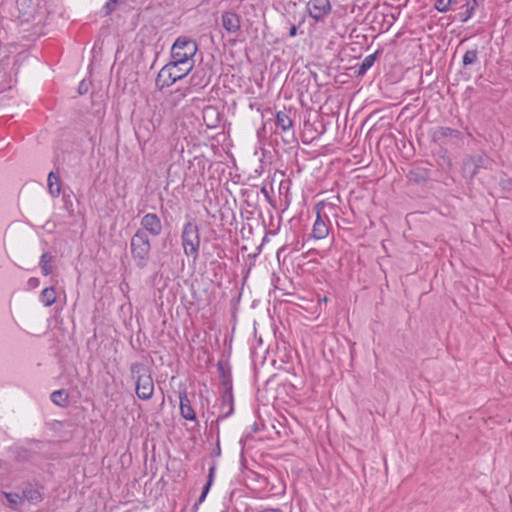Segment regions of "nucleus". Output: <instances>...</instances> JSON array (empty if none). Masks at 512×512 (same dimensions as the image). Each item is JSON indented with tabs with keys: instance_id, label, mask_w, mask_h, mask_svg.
<instances>
[{
	"instance_id": "f257e3e1",
	"label": "nucleus",
	"mask_w": 512,
	"mask_h": 512,
	"mask_svg": "<svg viewBox=\"0 0 512 512\" xmlns=\"http://www.w3.org/2000/svg\"><path fill=\"white\" fill-rule=\"evenodd\" d=\"M25 444L26 446H16L12 449L13 458L17 463L39 466L43 461L55 458L50 451V441L25 439Z\"/></svg>"
},
{
	"instance_id": "f03ea898",
	"label": "nucleus",
	"mask_w": 512,
	"mask_h": 512,
	"mask_svg": "<svg viewBox=\"0 0 512 512\" xmlns=\"http://www.w3.org/2000/svg\"><path fill=\"white\" fill-rule=\"evenodd\" d=\"M185 223L181 230V245L183 253L187 258H192L195 262L199 258L201 244L200 229L194 218L190 215L185 216Z\"/></svg>"
},
{
	"instance_id": "7ed1b4c3",
	"label": "nucleus",
	"mask_w": 512,
	"mask_h": 512,
	"mask_svg": "<svg viewBox=\"0 0 512 512\" xmlns=\"http://www.w3.org/2000/svg\"><path fill=\"white\" fill-rule=\"evenodd\" d=\"M194 67L186 65L177 60L171 59L170 62L165 64L155 79V86L159 91L164 88L172 86L177 81L185 78Z\"/></svg>"
},
{
	"instance_id": "20e7f679",
	"label": "nucleus",
	"mask_w": 512,
	"mask_h": 512,
	"mask_svg": "<svg viewBox=\"0 0 512 512\" xmlns=\"http://www.w3.org/2000/svg\"><path fill=\"white\" fill-rule=\"evenodd\" d=\"M131 378L135 381V393L141 400L147 401L153 397L154 382L150 370L141 362L130 365Z\"/></svg>"
},
{
	"instance_id": "39448f33",
	"label": "nucleus",
	"mask_w": 512,
	"mask_h": 512,
	"mask_svg": "<svg viewBox=\"0 0 512 512\" xmlns=\"http://www.w3.org/2000/svg\"><path fill=\"white\" fill-rule=\"evenodd\" d=\"M151 239L138 233H134L130 239L131 258L138 269H145L151 258Z\"/></svg>"
},
{
	"instance_id": "423d86ee",
	"label": "nucleus",
	"mask_w": 512,
	"mask_h": 512,
	"mask_svg": "<svg viewBox=\"0 0 512 512\" xmlns=\"http://www.w3.org/2000/svg\"><path fill=\"white\" fill-rule=\"evenodd\" d=\"M198 51V45L195 40L187 36H179L172 44L170 50L171 59L194 67V56Z\"/></svg>"
},
{
	"instance_id": "0eeeda50",
	"label": "nucleus",
	"mask_w": 512,
	"mask_h": 512,
	"mask_svg": "<svg viewBox=\"0 0 512 512\" xmlns=\"http://www.w3.org/2000/svg\"><path fill=\"white\" fill-rule=\"evenodd\" d=\"M337 206L320 201L315 205L316 220L313 224L311 237L316 240L324 239L329 233V213L336 215Z\"/></svg>"
},
{
	"instance_id": "6e6552de",
	"label": "nucleus",
	"mask_w": 512,
	"mask_h": 512,
	"mask_svg": "<svg viewBox=\"0 0 512 512\" xmlns=\"http://www.w3.org/2000/svg\"><path fill=\"white\" fill-rule=\"evenodd\" d=\"M490 164L491 161L486 155L476 154L467 156L462 162V176L466 180L472 181L480 169H488Z\"/></svg>"
},
{
	"instance_id": "1a4fd4ad",
	"label": "nucleus",
	"mask_w": 512,
	"mask_h": 512,
	"mask_svg": "<svg viewBox=\"0 0 512 512\" xmlns=\"http://www.w3.org/2000/svg\"><path fill=\"white\" fill-rule=\"evenodd\" d=\"M135 232L149 238L159 237L163 232L160 216L152 212L144 214L140 220V227Z\"/></svg>"
},
{
	"instance_id": "9d476101",
	"label": "nucleus",
	"mask_w": 512,
	"mask_h": 512,
	"mask_svg": "<svg viewBox=\"0 0 512 512\" xmlns=\"http://www.w3.org/2000/svg\"><path fill=\"white\" fill-rule=\"evenodd\" d=\"M483 3L484 0H457V4L450 9V11H458L452 17V21H458L460 23L467 22Z\"/></svg>"
},
{
	"instance_id": "9b49d317",
	"label": "nucleus",
	"mask_w": 512,
	"mask_h": 512,
	"mask_svg": "<svg viewBox=\"0 0 512 512\" xmlns=\"http://www.w3.org/2000/svg\"><path fill=\"white\" fill-rule=\"evenodd\" d=\"M306 12L316 23H324L332 12L330 0H309Z\"/></svg>"
},
{
	"instance_id": "f8f14e48",
	"label": "nucleus",
	"mask_w": 512,
	"mask_h": 512,
	"mask_svg": "<svg viewBox=\"0 0 512 512\" xmlns=\"http://www.w3.org/2000/svg\"><path fill=\"white\" fill-rule=\"evenodd\" d=\"M158 125L159 121H155L149 114L139 118L134 126L135 136L138 142L140 144L147 143L151 139Z\"/></svg>"
},
{
	"instance_id": "ddd939ff",
	"label": "nucleus",
	"mask_w": 512,
	"mask_h": 512,
	"mask_svg": "<svg viewBox=\"0 0 512 512\" xmlns=\"http://www.w3.org/2000/svg\"><path fill=\"white\" fill-rule=\"evenodd\" d=\"M275 126L281 129L282 140L286 144L297 143L295 138V131L293 128V121L285 111H277L275 114Z\"/></svg>"
},
{
	"instance_id": "4468645a",
	"label": "nucleus",
	"mask_w": 512,
	"mask_h": 512,
	"mask_svg": "<svg viewBox=\"0 0 512 512\" xmlns=\"http://www.w3.org/2000/svg\"><path fill=\"white\" fill-rule=\"evenodd\" d=\"M44 486L38 482H25L22 486V497L30 504L36 505L44 499Z\"/></svg>"
},
{
	"instance_id": "2eb2a0df",
	"label": "nucleus",
	"mask_w": 512,
	"mask_h": 512,
	"mask_svg": "<svg viewBox=\"0 0 512 512\" xmlns=\"http://www.w3.org/2000/svg\"><path fill=\"white\" fill-rule=\"evenodd\" d=\"M221 24L227 33L237 35L241 28V18L234 11H224L221 15Z\"/></svg>"
},
{
	"instance_id": "dca6fc26",
	"label": "nucleus",
	"mask_w": 512,
	"mask_h": 512,
	"mask_svg": "<svg viewBox=\"0 0 512 512\" xmlns=\"http://www.w3.org/2000/svg\"><path fill=\"white\" fill-rule=\"evenodd\" d=\"M179 399H180V415L185 420L195 422V424L197 426H199V421L197 419L196 412L191 405V402L188 398L186 390L179 392Z\"/></svg>"
},
{
	"instance_id": "f3484780",
	"label": "nucleus",
	"mask_w": 512,
	"mask_h": 512,
	"mask_svg": "<svg viewBox=\"0 0 512 512\" xmlns=\"http://www.w3.org/2000/svg\"><path fill=\"white\" fill-rule=\"evenodd\" d=\"M217 369L220 375V384L222 390L226 391L228 396H231V391H233V381H232V372L230 366H225L222 361H218ZM230 399V397H228Z\"/></svg>"
},
{
	"instance_id": "a211bd4d",
	"label": "nucleus",
	"mask_w": 512,
	"mask_h": 512,
	"mask_svg": "<svg viewBox=\"0 0 512 512\" xmlns=\"http://www.w3.org/2000/svg\"><path fill=\"white\" fill-rule=\"evenodd\" d=\"M229 396L226 394L225 390L221 391V405H220V414L218 415L216 419V423H218L220 420L226 419L229 416H231L234 412V396L233 391H231L230 400L228 398Z\"/></svg>"
},
{
	"instance_id": "6ab92c4d",
	"label": "nucleus",
	"mask_w": 512,
	"mask_h": 512,
	"mask_svg": "<svg viewBox=\"0 0 512 512\" xmlns=\"http://www.w3.org/2000/svg\"><path fill=\"white\" fill-rule=\"evenodd\" d=\"M382 53L381 50H376L374 53L366 56L360 64L352 67L355 77H363L367 71L374 65L377 57Z\"/></svg>"
},
{
	"instance_id": "aec40b11",
	"label": "nucleus",
	"mask_w": 512,
	"mask_h": 512,
	"mask_svg": "<svg viewBox=\"0 0 512 512\" xmlns=\"http://www.w3.org/2000/svg\"><path fill=\"white\" fill-rule=\"evenodd\" d=\"M52 403L58 407L66 408L69 406V393L66 389L53 391L50 395Z\"/></svg>"
},
{
	"instance_id": "412c9836",
	"label": "nucleus",
	"mask_w": 512,
	"mask_h": 512,
	"mask_svg": "<svg viewBox=\"0 0 512 512\" xmlns=\"http://www.w3.org/2000/svg\"><path fill=\"white\" fill-rule=\"evenodd\" d=\"M54 259V255H52L50 252H44L40 256L39 267L41 269V273L44 276H48L53 273L52 263L54 262Z\"/></svg>"
},
{
	"instance_id": "4be33fe9",
	"label": "nucleus",
	"mask_w": 512,
	"mask_h": 512,
	"mask_svg": "<svg viewBox=\"0 0 512 512\" xmlns=\"http://www.w3.org/2000/svg\"><path fill=\"white\" fill-rule=\"evenodd\" d=\"M48 190L51 196L58 197L61 192L60 178L59 176L51 171L47 178Z\"/></svg>"
},
{
	"instance_id": "5701e85b",
	"label": "nucleus",
	"mask_w": 512,
	"mask_h": 512,
	"mask_svg": "<svg viewBox=\"0 0 512 512\" xmlns=\"http://www.w3.org/2000/svg\"><path fill=\"white\" fill-rule=\"evenodd\" d=\"M429 175V170L423 167H416L409 171L410 180L417 184L426 182L429 179Z\"/></svg>"
},
{
	"instance_id": "b1692460",
	"label": "nucleus",
	"mask_w": 512,
	"mask_h": 512,
	"mask_svg": "<svg viewBox=\"0 0 512 512\" xmlns=\"http://www.w3.org/2000/svg\"><path fill=\"white\" fill-rule=\"evenodd\" d=\"M40 301L44 306L50 307L56 301V291L53 286L44 288L40 293Z\"/></svg>"
},
{
	"instance_id": "393cba45",
	"label": "nucleus",
	"mask_w": 512,
	"mask_h": 512,
	"mask_svg": "<svg viewBox=\"0 0 512 512\" xmlns=\"http://www.w3.org/2000/svg\"><path fill=\"white\" fill-rule=\"evenodd\" d=\"M5 499L7 500L9 507L13 510H19L24 504L22 495L16 492H3Z\"/></svg>"
},
{
	"instance_id": "a878e982",
	"label": "nucleus",
	"mask_w": 512,
	"mask_h": 512,
	"mask_svg": "<svg viewBox=\"0 0 512 512\" xmlns=\"http://www.w3.org/2000/svg\"><path fill=\"white\" fill-rule=\"evenodd\" d=\"M479 51L477 48L467 50L462 58V65L464 68L479 64Z\"/></svg>"
},
{
	"instance_id": "bb28decb",
	"label": "nucleus",
	"mask_w": 512,
	"mask_h": 512,
	"mask_svg": "<svg viewBox=\"0 0 512 512\" xmlns=\"http://www.w3.org/2000/svg\"><path fill=\"white\" fill-rule=\"evenodd\" d=\"M435 136L439 138H454V139H460L462 136V133L457 130L450 127H440L438 131L436 132Z\"/></svg>"
},
{
	"instance_id": "cd10ccee",
	"label": "nucleus",
	"mask_w": 512,
	"mask_h": 512,
	"mask_svg": "<svg viewBox=\"0 0 512 512\" xmlns=\"http://www.w3.org/2000/svg\"><path fill=\"white\" fill-rule=\"evenodd\" d=\"M457 4V0H435L434 8L441 13L450 11Z\"/></svg>"
},
{
	"instance_id": "c85d7f7f",
	"label": "nucleus",
	"mask_w": 512,
	"mask_h": 512,
	"mask_svg": "<svg viewBox=\"0 0 512 512\" xmlns=\"http://www.w3.org/2000/svg\"><path fill=\"white\" fill-rule=\"evenodd\" d=\"M200 72L195 71L193 75L191 76V83L194 85H200L201 87H205L210 82V77H206L205 73L203 72V75L199 76Z\"/></svg>"
},
{
	"instance_id": "c756f323",
	"label": "nucleus",
	"mask_w": 512,
	"mask_h": 512,
	"mask_svg": "<svg viewBox=\"0 0 512 512\" xmlns=\"http://www.w3.org/2000/svg\"><path fill=\"white\" fill-rule=\"evenodd\" d=\"M123 0H107L102 7L103 16H108L115 11L117 4L122 3Z\"/></svg>"
},
{
	"instance_id": "7c9ffc66",
	"label": "nucleus",
	"mask_w": 512,
	"mask_h": 512,
	"mask_svg": "<svg viewBox=\"0 0 512 512\" xmlns=\"http://www.w3.org/2000/svg\"><path fill=\"white\" fill-rule=\"evenodd\" d=\"M212 115H216V120H215V123H207V126L208 127H215L216 126V123L219 121V117H218V113L216 111V109L212 106H207L204 108L203 110V118L204 120H206V117L207 116H212Z\"/></svg>"
},
{
	"instance_id": "2f4dec72",
	"label": "nucleus",
	"mask_w": 512,
	"mask_h": 512,
	"mask_svg": "<svg viewBox=\"0 0 512 512\" xmlns=\"http://www.w3.org/2000/svg\"><path fill=\"white\" fill-rule=\"evenodd\" d=\"M89 87H90V82H87L85 79H83L82 81H80V83L78 85V88H77L78 94L79 95L86 94L89 90Z\"/></svg>"
},
{
	"instance_id": "473e14b6",
	"label": "nucleus",
	"mask_w": 512,
	"mask_h": 512,
	"mask_svg": "<svg viewBox=\"0 0 512 512\" xmlns=\"http://www.w3.org/2000/svg\"><path fill=\"white\" fill-rule=\"evenodd\" d=\"M211 486H212V484L205 483V485L202 488V492L198 498L199 502H204V500L206 499V497L211 489Z\"/></svg>"
},
{
	"instance_id": "72a5a7b5",
	"label": "nucleus",
	"mask_w": 512,
	"mask_h": 512,
	"mask_svg": "<svg viewBox=\"0 0 512 512\" xmlns=\"http://www.w3.org/2000/svg\"><path fill=\"white\" fill-rule=\"evenodd\" d=\"M40 285V280L37 277H31L27 281L28 289H36Z\"/></svg>"
},
{
	"instance_id": "f704fd0d",
	"label": "nucleus",
	"mask_w": 512,
	"mask_h": 512,
	"mask_svg": "<svg viewBox=\"0 0 512 512\" xmlns=\"http://www.w3.org/2000/svg\"><path fill=\"white\" fill-rule=\"evenodd\" d=\"M215 471H216V465L213 463V465L209 468L208 479H207L206 483L213 484L214 477H215Z\"/></svg>"
},
{
	"instance_id": "c9c22d12",
	"label": "nucleus",
	"mask_w": 512,
	"mask_h": 512,
	"mask_svg": "<svg viewBox=\"0 0 512 512\" xmlns=\"http://www.w3.org/2000/svg\"><path fill=\"white\" fill-rule=\"evenodd\" d=\"M187 90H188V89H186L185 91H183V90H181V89H176V90L173 92V94H174V95H176V97H177V101H180L181 99H183V98H185V97H186V95H187L186 91H187Z\"/></svg>"
},
{
	"instance_id": "e433bc0d",
	"label": "nucleus",
	"mask_w": 512,
	"mask_h": 512,
	"mask_svg": "<svg viewBox=\"0 0 512 512\" xmlns=\"http://www.w3.org/2000/svg\"><path fill=\"white\" fill-rule=\"evenodd\" d=\"M260 192L264 195L265 199H266L269 203H272L271 196H270L269 191L267 190V187H266V186H262V187H261V189H260Z\"/></svg>"
},
{
	"instance_id": "4c0bfd02",
	"label": "nucleus",
	"mask_w": 512,
	"mask_h": 512,
	"mask_svg": "<svg viewBox=\"0 0 512 512\" xmlns=\"http://www.w3.org/2000/svg\"><path fill=\"white\" fill-rule=\"evenodd\" d=\"M255 193V196L258 197V191L257 190H254V188L252 189H246V190H243L242 191V194L244 196H247L248 198L253 194Z\"/></svg>"
},
{
	"instance_id": "58836bf2",
	"label": "nucleus",
	"mask_w": 512,
	"mask_h": 512,
	"mask_svg": "<svg viewBox=\"0 0 512 512\" xmlns=\"http://www.w3.org/2000/svg\"><path fill=\"white\" fill-rule=\"evenodd\" d=\"M298 27L296 25H292L289 29V37H295L297 35Z\"/></svg>"
},
{
	"instance_id": "ea45409f",
	"label": "nucleus",
	"mask_w": 512,
	"mask_h": 512,
	"mask_svg": "<svg viewBox=\"0 0 512 512\" xmlns=\"http://www.w3.org/2000/svg\"><path fill=\"white\" fill-rule=\"evenodd\" d=\"M210 264H211V265H213V266H215V267H216V268H218V269H222V268L226 267V264H225V263H223V262H219V261H217V260L212 261Z\"/></svg>"
},
{
	"instance_id": "a19ab883",
	"label": "nucleus",
	"mask_w": 512,
	"mask_h": 512,
	"mask_svg": "<svg viewBox=\"0 0 512 512\" xmlns=\"http://www.w3.org/2000/svg\"><path fill=\"white\" fill-rule=\"evenodd\" d=\"M278 229H279V227H278L276 230H269V231H267V232H266V234H265V237H264L263 241L266 239V237H267L268 235H276V234H277V232H278Z\"/></svg>"
},
{
	"instance_id": "79ce46f5",
	"label": "nucleus",
	"mask_w": 512,
	"mask_h": 512,
	"mask_svg": "<svg viewBox=\"0 0 512 512\" xmlns=\"http://www.w3.org/2000/svg\"><path fill=\"white\" fill-rule=\"evenodd\" d=\"M202 502H199V500L197 502L194 503V505L192 506V509H191V512H197L198 508H199V505L201 504Z\"/></svg>"
},
{
	"instance_id": "37998d69",
	"label": "nucleus",
	"mask_w": 512,
	"mask_h": 512,
	"mask_svg": "<svg viewBox=\"0 0 512 512\" xmlns=\"http://www.w3.org/2000/svg\"><path fill=\"white\" fill-rule=\"evenodd\" d=\"M221 453V450H220V445H219V441H217V450H215V455L216 456H219Z\"/></svg>"
},
{
	"instance_id": "c03bdc74",
	"label": "nucleus",
	"mask_w": 512,
	"mask_h": 512,
	"mask_svg": "<svg viewBox=\"0 0 512 512\" xmlns=\"http://www.w3.org/2000/svg\"><path fill=\"white\" fill-rule=\"evenodd\" d=\"M298 244H299V242L297 241L295 246H294V248H293L296 251L300 250V247L298 246Z\"/></svg>"
},
{
	"instance_id": "a18cd8bd",
	"label": "nucleus",
	"mask_w": 512,
	"mask_h": 512,
	"mask_svg": "<svg viewBox=\"0 0 512 512\" xmlns=\"http://www.w3.org/2000/svg\"><path fill=\"white\" fill-rule=\"evenodd\" d=\"M253 430H254V431H257V430H258L256 423H254V425H253Z\"/></svg>"
}]
</instances>
